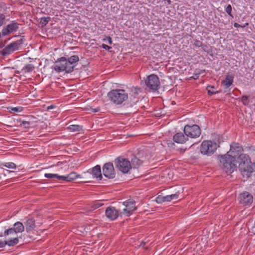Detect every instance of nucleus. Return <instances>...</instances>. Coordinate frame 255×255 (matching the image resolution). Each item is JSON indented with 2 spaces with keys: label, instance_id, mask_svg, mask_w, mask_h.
Instances as JSON below:
<instances>
[{
  "label": "nucleus",
  "instance_id": "nucleus-6",
  "mask_svg": "<svg viewBox=\"0 0 255 255\" xmlns=\"http://www.w3.org/2000/svg\"><path fill=\"white\" fill-rule=\"evenodd\" d=\"M23 41L24 39L20 38L19 40L9 43L3 49L0 51V55L3 56H6L11 54L13 52L18 50L19 47L23 44Z\"/></svg>",
  "mask_w": 255,
  "mask_h": 255
},
{
  "label": "nucleus",
  "instance_id": "nucleus-9",
  "mask_svg": "<svg viewBox=\"0 0 255 255\" xmlns=\"http://www.w3.org/2000/svg\"><path fill=\"white\" fill-rule=\"evenodd\" d=\"M115 164L116 168L124 173H128L131 168L130 162L122 157H118L115 159Z\"/></svg>",
  "mask_w": 255,
  "mask_h": 255
},
{
  "label": "nucleus",
  "instance_id": "nucleus-17",
  "mask_svg": "<svg viewBox=\"0 0 255 255\" xmlns=\"http://www.w3.org/2000/svg\"><path fill=\"white\" fill-rule=\"evenodd\" d=\"M234 78V76L229 74L227 75L225 79L222 81L221 85L225 89L229 88L233 84Z\"/></svg>",
  "mask_w": 255,
  "mask_h": 255
},
{
  "label": "nucleus",
  "instance_id": "nucleus-22",
  "mask_svg": "<svg viewBox=\"0 0 255 255\" xmlns=\"http://www.w3.org/2000/svg\"><path fill=\"white\" fill-rule=\"evenodd\" d=\"M79 60L78 55H73L68 58H66V61L68 66H72V65L77 62Z\"/></svg>",
  "mask_w": 255,
  "mask_h": 255
},
{
  "label": "nucleus",
  "instance_id": "nucleus-21",
  "mask_svg": "<svg viewBox=\"0 0 255 255\" xmlns=\"http://www.w3.org/2000/svg\"><path fill=\"white\" fill-rule=\"evenodd\" d=\"M130 163L131 167H133L134 168H137L142 164V161L134 156L132 158Z\"/></svg>",
  "mask_w": 255,
  "mask_h": 255
},
{
  "label": "nucleus",
  "instance_id": "nucleus-12",
  "mask_svg": "<svg viewBox=\"0 0 255 255\" xmlns=\"http://www.w3.org/2000/svg\"><path fill=\"white\" fill-rule=\"evenodd\" d=\"M126 208L123 209V213L127 216H129L132 214V212L136 209L135 202L134 200L129 199L123 203Z\"/></svg>",
  "mask_w": 255,
  "mask_h": 255
},
{
  "label": "nucleus",
  "instance_id": "nucleus-16",
  "mask_svg": "<svg viewBox=\"0 0 255 255\" xmlns=\"http://www.w3.org/2000/svg\"><path fill=\"white\" fill-rule=\"evenodd\" d=\"M173 140L177 143L183 144L188 140V137L181 132H178L173 136Z\"/></svg>",
  "mask_w": 255,
  "mask_h": 255
},
{
  "label": "nucleus",
  "instance_id": "nucleus-42",
  "mask_svg": "<svg viewBox=\"0 0 255 255\" xmlns=\"http://www.w3.org/2000/svg\"><path fill=\"white\" fill-rule=\"evenodd\" d=\"M202 49V50L205 52H209L208 50V46L206 44H202V46L201 47Z\"/></svg>",
  "mask_w": 255,
  "mask_h": 255
},
{
  "label": "nucleus",
  "instance_id": "nucleus-28",
  "mask_svg": "<svg viewBox=\"0 0 255 255\" xmlns=\"http://www.w3.org/2000/svg\"><path fill=\"white\" fill-rule=\"evenodd\" d=\"M18 243V239L15 238L9 241H6V245L8 246H13Z\"/></svg>",
  "mask_w": 255,
  "mask_h": 255
},
{
  "label": "nucleus",
  "instance_id": "nucleus-48",
  "mask_svg": "<svg viewBox=\"0 0 255 255\" xmlns=\"http://www.w3.org/2000/svg\"><path fill=\"white\" fill-rule=\"evenodd\" d=\"M12 110L15 112H17L18 111L17 108H13V109H12Z\"/></svg>",
  "mask_w": 255,
  "mask_h": 255
},
{
  "label": "nucleus",
  "instance_id": "nucleus-4",
  "mask_svg": "<svg viewBox=\"0 0 255 255\" xmlns=\"http://www.w3.org/2000/svg\"><path fill=\"white\" fill-rule=\"evenodd\" d=\"M145 89L153 92L160 88V82L159 77L155 74H152L148 76L145 80Z\"/></svg>",
  "mask_w": 255,
  "mask_h": 255
},
{
  "label": "nucleus",
  "instance_id": "nucleus-44",
  "mask_svg": "<svg viewBox=\"0 0 255 255\" xmlns=\"http://www.w3.org/2000/svg\"><path fill=\"white\" fill-rule=\"evenodd\" d=\"M102 47L103 48L106 49V50H109L110 49L112 48L111 47L105 44H103L102 45Z\"/></svg>",
  "mask_w": 255,
  "mask_h": 255
},
{
  "label": "nucleus",
  "instance_id": "nucleus-37",
  "mask_svg": "<svg viewBox=\"0 0 255 255\" xmlns=\"http://www.w3.org/2000/svg\"><path fill=\"white\" fill-rule=\"evenodd\" d=\"M141 91L140 90V88H137V87H132L131 88V92L134 94V95H138L139 92H140Z\"/></svg>",
  "mask_w": 255,
  "mask_h": 255
},
{
  "label": "nucleus",
  "instance_id": "nucleus-25",
  "mask_svg": "<svg viewBox=\"0 0 255 255\" xmlns=\"http://www.w3.org/2000/svg\"><path fill=\"white\" fill-rule=\"evenodd\" d=\"M179 193L177 192L175 194L167 195L164 196L165 202H170L172 200H176L178 198Z\"/></svg>",
  "mask_w": 255,
  "mask_h": 255
},
{
  "label": "nucleus",
  "instance_id": "nucleus-45",
  "mask_svg": "<svg viewBox=\"0 0 255 255\" xmlns=\"http://www.w3.org/2000/svg\"><path fill=\"white\" fill-rule=\"evenodd\" d=\"M99 111H100V108H97L96 109H92V111L94 113L99 112Z\"/></svg>",
  "mask_w": 255,
  "mask_h": 255
},
{
  "label": "nucleus",
  "instance_id": "nucleus-51",
  "mask_svg": "<svg viewBox=\"0 0 255 255\" xmlns=\"http://www.w3.org/2000/svg\"><path fill=\"white\" fill-rule=\"evenodd\" d=\"M96 206H97V207H96V208H98V207H100V206H99V205H98V206H97V205H96Z\"/></svg>",
  "mask_w": 255,
  "mask_h": 255
},
{
  "label": "nucleus",
  "instance_id": "nucleus-1",
  "mask_svg": "<svg viewBox=\"0 0 255 255\" xmlns=\"http://www.w3.org/2000/svg\"><path fill=\"white\" fill-rule=\"evenodd\" d=\"M239 168L244 176L249 177L250 174L253 172V168L249 155H240L238 158Z\"/></svg>",
  "mask_w": 255,
  "mask_h": 255
},
{
  "label": "nucleus",
  "instance_id": "nucleus-13",
  "mask_svg": "<svg viewBox=\"0 0 255 255\" xmlns=\"http://www.w3.org/2000/svg\"><path fill=\"white\" fill-rule=\"evenodd\" d=\"M104 175L109 179H113L115 177V171L114 165L111 162L105 163L103 167Z\"/></svg>",
  "mask_w": 255,
  "mask_h": 255
},
{
  "label": "nucleus",
  "instance_id": "nucleus-49",
  "mask_svg": "<svg viewBox=\"0 0 255 255\" xmlns=\"http://www.w3.org/2000/svg\"><path fill=\"white\" fill-rule=\"evenodd\" d=\"M145 245V243L144 242H142L140 244V246L143 247V246Z\"/></svg>",
  "mask_w": 255,
  "mask_h": 255
},
{
  "label": "nucleus",
  "instance_id": "nucleus-24",
  "mask_svg": "<svg viewBox=\"0 0 255 255\" xmlns=\"http://www.w3.org/2000/svg\"><path fill=\"white\" fill-rule=\"evenodd\" d=\"M67 128L70 131H79L82 129V127L79 125H72L69 126Z\"/></svg>",
  "mask_w": 255,
  "mask_h": 255
},
{
  "label": "nucleus",
  "instance_id": "nucleus-33",
  "mask_svg": "<svg viewBox=\"0 0 255 255\" xmlns=\"http://www.w3.org/2000/svg\"><path fill=\"white\" fill-rule=\"evenodd\" d=\"M156 202L157 203H159V204H161V203H162L163 202H165L164 196H158L156 198Z\"/></svg>",
  "mask_w": 255,
  "mask_h": 255
},
{
  "label": "nucleus",
  "instance_id": "nucleus-40",
  "mask_svg": "<svg viewBox=\"0 0 255 255\" xmlns=\"http://www.w3.org/2000/svg\"><path fill=\"white\" fill-rule=\"evenodd\" d=\"M202 42L198 40H195L194 45L196 47H200L202 46Z\"/></svg>",
  "mask_w": 255,
  "mask_h": 255
},
{
  "label": "nucleus",
  "instance_id": "nucleus-19",
  "mask_svg": "<svg viewBox=\"0 0 255 255\" xmlns=\"http://www.w3.org/2000/svg\"><path fill=\"white\" fill-rule=\"evenodd\" d=\"M26 230L29 232L33 230L35 228V220L33 218H29L26 221L25 223Z\"/></svg>",
  "mask_w": 255,
  "mask_h": 255
},
{
  "label": "nucleus",
  "instance_id": "nucleus-36",
  "mask_svg": "<svg viewBox=\"0 0 255 255\" xmlns=\"http://www.w3.org/2000/svg\"><path fill=\"white\" fill-rule=\"evenodd\" d=\"M242 102L245 106L249 104L248 97L247 96H243L242 97Z\"/></svg>",
  "mask_w": 255,
  "mask_h": 255
},
{
  "label": "nucleus",
  "instance_id": "nucleus-35",
  "mask_svg": "<svg viewBox=\"0 0 255 255\" xmlns=\"http://www.w3.org/2000/svg\"><path fill=\"white\" fill-rule=\"evenodd\" d=\"M232 6L230 4H228L227 6L226 7L225 10L226 12L231 16L233 17L232 14Z\"/></svg>",
  "mask_w": 255,
  "mask_h": 255
},
{
  "label": "nucleus",
  "instance_id": "nucleus-31",
  "mask_svg": "<svg viewBox=\"0 0 255 255\" xmlns=\"http://www.w3.org/2000/svg\"><path fill=\"white\" fill-rule=\"evenodd\" d=\"M13 233L17 234L15 231L13 227L5 230L4 232V235L5 236H8L9 234H12Z\"/></svg>",
  "mask_w": 255,
  "mask_h": 255
},
{
  "label": "nucleus",
  "instance_id": "nucleus-47",
  "mask_svg": "<svg viewBox=\"0 0 255 255\" xmlns=\"http://www.w3.org/2000/svg\"><path fill=\"white\" fill-rule=\"evenodd\" d=\"M199 74H195L193 76V78L196 79L198 78Z\"/></svg>",
  "mask_w": 255,
  "mask_h": 255
},
{
  "label": "nucleus",
  "instance_id": "nucleus-10",
  "mask_svg": "<svg viewBox=\"0 0 255 255\" xmlns=\"http://www.w3.org/2000/svg\"><path fill=\"white\" fill-rule=\"evenodd\" d=\"M238 200L242 206H250L253 202V196L249 192L244 191L239 195Z\"/></svg>",
  "mask_w": 255,
  "mask_h": 255
},
{
  "label": "nucleus",
  "instance_id": "nucleus-52",
  "mask_svg": "<svg viewBox=\"0 0 255 255\" xmlns=\"http://www.w3.org/2000/svg\"><path fill=\"white\" fill-rule=\"evenodd\" d=\"M254 106H255V104H254Z\"/></svg>",
  "mask_w": 255,
  "mask_h": 255
},
{
  "label": "nucleus",
  "instance_id": "nucleus-41",
  "mask_svg": "<svg viewBox=\"0 0 255 255\" xmlns=\"http://www.w3.org/2000/svg\"><path fill=\"white\" fill-rule=\"evenodd\" d=\"M56 178L59 180H64L67 181V175L66 176H59L57 174Z\"/></svg>",
  "mask_w": 255,
  "mask_h": 255
},
{
  "label": "nucleus",
  "instance_id": "nucleus-50",
  "mask_svg": "<svg viewBox=\"0 0 255 255\" xmlns=\"http://www.w3.org/2000/svg\"><path fill=\"white\" fill-rule=\"evenodd\" d=\"M2 36H3L2 35V32H0V38H1Z\"/></svg>",
  "mask_w": 255,
  "mask_h": 255
},
{
  "label": "nucleus",
  "instance_id": "nucleus-38",
  "mask_svg": "<svg viewBox=\"0 0 255 255\" xmlns=\"http://www.w3.org/2000/svg\"><path fill=\"white\" fill-rule=\"evenodd\" d=\"M2 237V234L0 235V238ZM5 245H6V241L5 240L0 239V248L5 247Z\"/></svg>",
  "mask_w": 255,
  "mask_h": 255
},
{
  "label": "nucleus",
  "instance_id": "nucleus-46",
  "mask_svg": "<svg viewBox=\"0 0 255 255\" xmlns=\"http://www.w3.org/2000/svg\"><path fill=\"white\" fill-rule=\"evenodd\" d=\"M108 43L110 44H111L112 43V38L110 37V36H108Z\"/></svg>",
  "mask_w": 255,
  "mask_h": 255
},
{
  "label": "nucleus",
  "instance_id": "nucleus-39",
  "mask_svg": "<svg viewBox=\"0 0 255 255\" xmlns=\"http://www.w3.org/2000/svg\"><path fill=\"white\" fill-rule=\"evenodd\" d=\"M44 176L48 178H56L57 174L45 173Z\"/></svg>",
  "mask_w": 255,
  "mask_h": 255
},
{
  "label": "nucleus",
  "instance_id": "nucleus-23",
  "mask_svg": "<svg viewBox=\"0 0 255 255\" xmlns=\"http://www.w3.org/2000/svg\"><path fill=\"white\" fill-rule=\"evenodd\" d=\"M34 69V66L32 64H26L24 67H23L22 69V71L24 73H27L29 72H32Z\"/></svg>",
  "mask_w": 255,
  "mask_h": 255
},
{
  "label": "nucleus",
  "instance_id": "nucleus-32",
  "mask_svg": "<svg viewBox=\"0 0 255 255\" xmlns=\"http://www.w3.org/2000/svg\"><path fill=\"white\" fill-rule=\"evenodd\" d=\"M30 122L28 121H22L20 124V126L23 127L24 128H28L30 127Z\"/></svg>",
  "mask_w": 255,
  "mask_h": 255
},
{
  "label": "nucleus",
  "instance_id": "nucleus-14",
  "mask_svg": "<svg viewBox=\"0 0 255 255\" xmlns=\"http://www.w3.org/2000/svg\"><path fill=\"white\" fill-rule=\"evenodd\" d=\"M243 148L241 145L238 143L233 142L230 145V150L229 152L231 153L230 156H233L235 159L237 157L238 158L240 155H242V152Z\"/></svg>",
  "mask_w": 255,
  "mask_h": 255
},
{
  "label": "nucleus",
  "instance_id": "nucleus-15",
  "mask_svg": "<svg viewBox=\"0 0 255 255\" xmlns=\"http://www.w3.org/2000/svg\"><path fill=\"white\" fill-rule=\"evenodd\" d=\"M106 215L111 220H116L120 215L119 212L114 207H109L106 210Z\"/></svg>",
  "mask_w": 255,
  "mask_h": 255
},
{
  "label": "nucleus",
  "instance_id": "nucleus-29",
  "mask_svg": "<svg viewBox=\"0 0 255 255\" xmlns=\"http://www.w3.org/2000/svg\"><path fill=\"white\" fill-rule=\"evenodd\" d=\"M1 165L2 166H4L9 169H16V165L13 162L3 163H2Z\"/></svg>",
  "mask_w": 255,
  "mask_h": 255
},
{
  "label": "nucleus",
  "instance_id": "nucleus-27",
  "mask_svg": "<svg viewBox=\"0 0 255 255\" xmlns=\"http://www.w3.org/2000/svg\"><path fill=\"white\" fill-rule=\"evenodd\" d=\"M50 17H42L40 18V24H41V26H45L50 21Z\"/></svg>",
  "mask_w": 255,
  "mask_h": 255
},
{
  "label": "nucleus",
  "instance_id": "nucleus-8",
  "mask_svg": "<svg viewBox=\"0 0 255 255\" xmlns=\"http://www.w3.org/2000/svg\"><path fill=\"white\" fill-rule=\"evenodd\" d=\"M184 133L188 137L191 138H196L200 136L201 130L200 127L197 125H186L184 128Z\"/></svg>",
  "mask_w": 255,
  "mask_h": 255
},
{
  "label": "nucleus",
  "instance_id": "nucleus-11",
  "mask_svg": "<svg viewBox=\"0 0 255 255\" xmlns=\"http://www.w3.org/2000/svg\"><path fill=\"white\" fill-rule=\"evenodd\" d=\"M20 24L17 22L15 20H12L10 22L4 26L2 29V35L5 36L10 34L16 31Z\"/></svg>",
  "mask_w": 255,
  "mask_h": 255
},
{
  "label": "nucleus",
  "instance_id": "nucleus-26",
  "mask_svg": "<svg viewBox=\"0 0 255 255\" xmlns=\"http://www.w3.org/2000/svg\"><path fill=\"white\" fill-rule=\"evenodd\" d=\"M80 177V175L77 174L75 172H71L67 175V181H71Z\"/></svg>",
  "mask_w": 255,
  "mask_h": 255
},
{
  "label": "nucleus",
  "instance_id": "nucleus-30",
  "mask_svg": "<svg viewBox=\"0 0 255 255\" xmlns=\"http://www.w3.org/2000/svg\"><path fill=\"white\" fill-rule=\"evenodd\" d=\"M214 88V86H208L206 88L207 90L208 91V93L210 96H211L214 94L218 93V91H213V89Z\"/></svg>",
  "mask_w": 255,
  "mask_h": 255
},
{
  "label": "nucleus",
  "instance_id": "nucleus-2",
  "mask_svg": "<svg viewBox=\"0 0 255 255\" xmlns=\"http://www.w3.org/2000/svg\"><path fill=\"white\" fill-rule=\"evenodd\" d=\"M220 165L226 172L232 173L236 168L237 161L235 158L229 154L219 156Z\"/></svg>",
  "mask_w": 255,
  "mask_h": 255
},
{
  "label": "nucleus",
  "instance_id": "nucleus-34",
  "mask_svg": "<svg viewBox=\"0 0 255 255\" xmlns=\"http://www.w3.org/2000/svg\"><path fill=\"white\" fill-rule=\"evenodd\" d=\"M5 15L3 13H0V27L5 23Z\"/></svg>",
  "mask_w": 255,
  "mask_h": 255
},
{
  "label": "nucleus",
  "instance_id": "nucleus-18",
  "mask_svg": "<svg viewBox=\"0 0 255 255\" xmlns=\"http://www.w3.org/2000/svg\"><path fill=\"white\" fill-rule=\"evenodd\" d=\"M90 173L96 178H99L100 179L102 178L101 167L100 165H97L94 167Z\"/></svg>",
  "mask_w": 255,
  "mask_h": 255
},
{
  "label": "nucleus",
  "instance_id": "nucleus-43",
  "mask_svg": "<svg viewBox=\"0 0 255 255\" xmlns=\"http://www.w3.org/2000/svg\"><path fill=\"white\" fill-rule=\"evenodd\" d=\"M248 24H249L248 23H246L244 25L242 26L240 24H239V23L236 22L234 23V25L235 27L238 28V27H245L246 26L248 25Z\"/></svg>",
  "mask_w": 255,
  "mask_h": 255
},
{
  "label": "nucleus",
  "instance_id": "nucleus-3",
  "mask_svg": "<svg viewBox=\"0 0 255 255\" xmlns=\"http://www.w3.org/2000/svg\"><path fill=\"white\" fill-rule=\"evenodd\" d=\"M108 97L113 103L120 105L128 99V94L123 89H114L108 92Z\"/></svg>",
  "mask_w": 255,
  "mask_h": 255
},
{
  "label": "nucleus",
  "instance_id": "nucleus-20",
  "mask_svg": "<svg viewBox=\"0 0 255 255\" xmlns=\"http://www.w3.org/2000/svg\"><path fill=\"white\" fill-rule=\"evenodd\" d=\"M13 228L16 233H22L24 230L23 225L20 222L15 223L13 225Z\"/></svg>",
  "mask_w": 255,
  "mask_h": 255
},
{
  "label": "nucleus",
  "instance_id": "nucleus-5",
  "mask_svg": "<svg viewBox=\"0 0 255 255\" xmlns=\"http://www.w3.org/2000/svg\"><path fill=\"white\" fill-rule=\"evenodd\" d=\"M55 63L57 64L53 66V69L57 72L65 71L66 73H69L74 70L75 66H68L66 57H62L58 58Z\"/></svg>",
  "mask_w": 255,
  "mask_h": 255
},
{
  "label": "nucleus",
  "instance_id": "nucleus-7",
  "mask_svg": "<svg viewBox=\"0 0 255 255\" xmlns=\"http://www.w3.org/2000/svg\"><path fill=\"white\" fill-rule=\"evenodd\" d=\"M217 148V143L211 140L203 141L200 146V150L203 154L211 155Z\"/></svg>",
  "mask_w": 255,
  "mask_h": 255
}]
</instances>
